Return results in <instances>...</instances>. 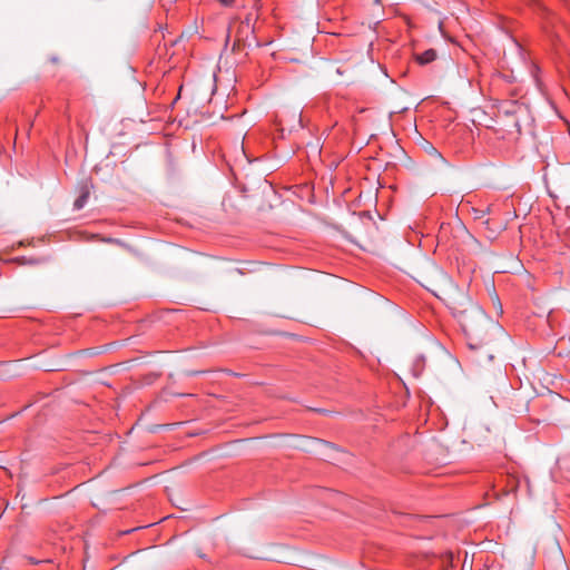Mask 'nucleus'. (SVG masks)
I'll use <instances>...</instances> for the list:
<instances>
[{"mask_svg": "<svg viewBox=\"0 0 570 570\" xmlns=\"http://www.w3.org/2000/svg\"><path fill=\"white\" fill-rule=\"evenodd\" d=\"M242 27H246L247 29L252 28V19L247 17L245 21L242 23Z\"/></svg>", "mask_w": 570, "mask_h": 570, "instance_id": "423d86ee", "label": "nucleus"}, {"mask_svg": "<svg viewBox=\"0 0 570 570\" xmlns=\"http://www.w3.org/2000/svg\"><path fill=\"white\" fill-rule=\"evenodd\" d=\"M89 189L87 186H83L81 188V193L80 195L78 196V198L75 200L73 203V208L79 210L81 208H83V206L87 204V200L89 198Z\"/></svg>", "mask_w": 570, "mask_h": 570, "instance_id": "7ed1b4c3", "label": "nucleus"}, {"mask_svg": "<svg viewBox=\"0 0 570 570\" xmlns=\"http://www.w3.org/2000/svg\"><path fill=\"white\" fill-rule=\"evenodd\" d=\"M374 1H375V3H377V4H379V3H381V0H374Z\"/></svg>", "mask_w": 570, "mask_h": 570, "instance_id": "9b49d317", "label": "nucleus"}, {"mask_svg": "<svg viewBox=\"0 0 570 570\" xmlns=\"http://www.w3.org/2000/svg\"><path fill=\"white\" fill-rule=\"evenodd\" d=\"M240 539L237 543L238 553L253 559L281 561L275 551L263 542L265 537H240Z\"/></svg>", "mask_w": 570, "mask_h": 570, "instance_id": "f03ea898", "label": "nucleus"}, {"mask_svg": "<svg viewBox=\"0 0 570 570\" xmlns=\"http://www.w3.org/2000/svg\"><path fill=\"white\" fill-rule=\"evenodd\" d=\"M491 210H492L491 205H488L484 208H474L473 209L474 218L483 220L489 214H491Z\"/></svg>", "mask_w": 570, "mask_h": 570, "instance_id": "39448f33", "label": "nucleus"}, {"mask_svg": "<svg viewBox=\"0 0 570 570\" xmlns=\"http://www.w3.org/2000/svg\"><path fill=\"white\" fill-rule=\"evenodd\" d=\"M483 223L489 225L490 220L489 219H484Z\"/></svg>", "mask_w": 570, "mask_h": 570, "instance_id": "9d476101", "label": "nucleus"}, {"mask_svg": "<svg viewBox=\"0 0 570 570\" xmlns=\"http://www.w3.org/2000/svg\"><path fill=\"white\" fill-rule=\"evenodd\" d=\"M223 6H230L235 0H218Z\"/></svg>", "mask_w": 570, "mask_h": 570, "instance_id": "6e6552de", "label": "nucleus"}, {"mask_svg": "<svg viewBox=\"0 0 570 570\" xmlns=\"http://www.w3.org/2000/svg\"><path fill=\"white\" fill-rule=\"evenodd\" d=\"M449 305L454 316L460 320L468 338H482L483 325L488 324L482 308L463 293L456 298L452 297Z\"/></svg>", "mask_w": 570, "mask_h": 570, "instance_id": "f257e3e1", "label": "nucleus"}, {"mask_svg": "<svg viewBox=\"0 0 570 570\" xmlns=\"http://www.w3.org/2000/svg\"><path fill=\"white\" fill-rule=\"evenodd\" d=\"M134 531H135V529H127V530L119 531L117 534L127 535V534H131Z\"/></svg>", "mask_w": 570, "mask_h": 570, "instance_id": "0eeeda50", "label": "nucleus"}, {"mask_svg": "<svg viewBox=\"0 0 570 570\" xmlns=\"http://www.w3.org/2000/svg\"><path fill=\"white\" fill-rule=\"evenodd\" d=\"M548 322H549V323H551V322H552V315H551V314H549V315H548Z\"/></svg>", "mask_w": 570, "mask_h": 570, "instance_id": "1a4fd4ad", "label": "nucleus"}, {"mask_svg": "<svg viewBox=\"0 0 570 570\" xmlns=\"http://www.w3.org/2000/svg\"><path fill=\"white\" fill-rule=\"evenodd\" d=\"M435 58H436V51L434 49H429L417 56V61L421 65H426V63L434 61Z\"/></svg>", "mask_w": 570, "mask_h": 570, "instance_id": "20e7f679", "label": "nucleus"}]
</instances>
